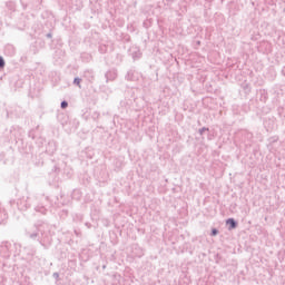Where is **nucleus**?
Wrapping results in <instances>:
<instances>
[{
	"label": "nucleus",
	"instance_id": "obj_1",
	"mask_svg": "<svg viewBox=\"0 0 285 285\" xmlns=\"http://www.w3.org/2000/svg\"><path fill=\"white\" fill-rule=\"evenodd\" d=\"M45 228H46V223L39 220L33 226V229L29 228L27 230V235L29 236L30 239H37V237H39V233H40L42 237H39L38 242H39V244H41V246H46V236H43Z\"/></svg>",
	"mask_w": 285,
	"mask_h": 285
},
{
	"label": "nucleus",
	"instance_id": "obj_2",
	"mask_svg": "<svg viewBox=\"0 0 285 285\" xmlns=\"http://www.w3.org/2000/svg\"><path fill=\"white\" fill-rule=\"evenodd\" d=\"M48 197H42L41 202L35 207L36 213H40L41 215H47L48 208H46L48 205Z\"/></svg>",
	"mask_w": 285,
	"mask_h": 285
},
{
	"label": "nucleus",
	"instance_id": "obj_3",
	"mask_svg": "<svg viewBox=\"0 0 285 285\" xmlns=\"http://www.w3.org/2000/svg\"><path fill=\"white\" fill-rule=\"evenodd\" d=\"M105 77H106V83H108V81H115V79H117V69H111L107 71L105 73Z\"/></svg>",
	"mask_w": 285,
	"mask_h": 285
},
{
	"label": "nucleus",
	"instance_id": "obj_4",
	"mask_svg": "<svg viewBox=\"0 0 285 285\" xmlns=\"http://www.w3.org/2000/svg\"><path fill=\"white\" fill-rule=\"evenodd\" d=\"M28 199L29 198L18 200L17 206L19 210H28V208H30L31 204L28 202Z\"/></svg>",
	"mask_w": 285,
	"mask_h": 285
},
{
	"label": "nucleus",
	"instance_id": "obj_5",
	"mask_svg": "<svg viewBox=\"0 0 285 285\" xmlns=\"http://www.w3.org/2000/svg\"><path fill=\"white\" fill-rule=\"evenodd\" d=\"M226 225L229 226V230H233L235 228H237V220H235V218H228L226 220Z\"/></svg>",
	"mask_w": 285,
	"mask_h": 285
},
{
	"label": "nucleus",
	"instance_id": "obj_6",
	"mask_svg": "<svg viewBox=\"0 0 285 285\" xmlns=\"http://www.w3.org/2000/svg\"><path fill=\"white\" fill-rule=\"evenodd\" d=\"M136 72L134 70H129L126 75L127 81H137Z\"/></svg>",
	"mask_w": 285,
	"mask_h": 285
},
{
	"label": "nucleus",
	"instance_id": "obj_7",
	"mask_svg": "<svg viewBox=\"0 0 285 285\" xmlns=\"http://www.w3.org/2000/svg\"><path fill=\"white\" fill-rule=\"evenodd\" d=\"M6 52H8L10 55V57H14L17 49H14V47L12 45H8L6 47Z\"/></svg>",
	"mask_w": 285,
	"mask_h": 285
},
{
	"label": "nucleus",
	"instance_id": "obj_8",
	"mask_svg": "<svg viewBox=\"0 0 285 285\" xmlns=\"http://www.w3.org/2000/svg\"><path fill=\"white\" fill-rule=\"evenodd\" d=\"M73 86H78V88H81V78L76 77V78L73 79Z\"/></svg>",
	"mask_w": 285,
	"mask_h": 285
},
{
	"label": "nucleus",
	"instance_id": "obj_9",
	"mask_svg": "<svg viewBox=\"0 0 285 285\" xmlns=\"http://www.w3.org/2000/svg\"><path fill=\"white\" fill-rule=\"evenodd\" d=\"M3 68H6V60L0 56V70H3Z\"/></svg>",
	"mask_w": 285,
	"mask_h": 285
},
{
	"label": "nucleus",
	"instance_id": "obj_10",
	"mask_svg": "<svg viewBox=\"0 0 285 285\" xmlns=\"http://www.w3.org/2000/svg\"><path fill=\"white\" fill-rule=\"evenodd\" d=\"M210 235H212V237L219 235V229L213 228Z\"/></svg>",
	"mask_w": 285,
	"mask_h": 285
},
{
	"label": "nucleus",
	"instance_id": "obj_11",
	"mask_svg": "<svg viewBox=\"0 0 285 285\" xmlns=\"http://www.w3.org/2000/svg\"><path fill=\"white\" fill-rule=\"evenodd\" d=\"M60 107L62 108V110H66V108H68V101H61Z\"/></svg>",
	"mask_w": 285,
	"mask_h": 285
},
{
	"label": "nucleus",
	"instance_id": "obj_12",
	"mask_svg": "<svg viewBox=\"0 0 285 285\" xmlns=\"http://www.w3.org/2000/svg\"><path fill=\"white\" fill-rule=\"evenodd\" d=\"M209 129L206 127H203L198 130L199 135H204V132L208 131Z\"/></svg>",
	"mask_w": 285,
	"mask_h": 285
},
{
	"label": "nucleus",
	"instance_id": "obj_13",
	"mask_svg": "<svg viewBox=\"0 0 285 285\" xmlns=\"http://www.w3.org/2000/svg\"><path fill=\"white\" fill-rule=\"evenodd\" d=\"M52 277H53V279L59 281V273L55 272V273L52 274Z\"/></svg>",
	"mask_w": 285,
	"mask_h": 285
},
{
	"label": "nucleus",
	"instance_id": "obj_14",
	"mask_svg": "<svg viewBox=\"0 0 285 285\" xmlns=\"http://www.w3.org/2000/svg\"><path fill=\"white\" fill-rule=\"evenodd\" d=\"M48 39H52V33H47Z\"/></svg>",
	"mask_w": 285,
	"mask_h": 285
},
{
	"label": "nucleus",
	"instance_id": "obj_15",
	"mask_svg": "<svg viewBox=\"0 0 285 285\" xmlns=\"http://www.w3.org/2000/svg\"><path fill=\"white\" fill-rule=\"evenodd\" d=\"M73 193H79L78 190H75Z\"/></svg>",
	"mask_w": 285,
	"mask_h": 285
}]
</instances>
